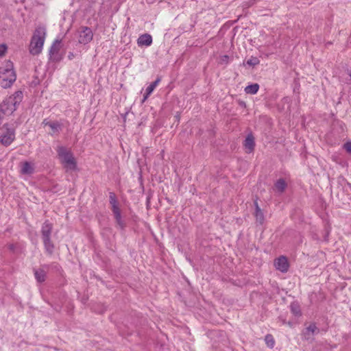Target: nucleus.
<instances>
[{
  "mask_svg": "<svg viewBox=\"0 0 351 351\" xmlns=\"http://www.w3.org/2000/svg\"><path fill=\"white\" fill-rule=\"evenodd\" d=\"M23 96L22 91L17 90L1 103L0 106L1 121L3 119L4 115L12 114L16 110V106L21 103Z\"/></svg>",
  "mask_w": 351,
  "mask_h": 351,
  "instance_id": "1",
  "label": "nucleus"
},
{
  "mask_svg": "<svg viewBox=\"0 0 351 351\" xmlns=\"http://www.w3.org/2000/svg\"><path fill=\"white\" fill-rule=\"evenodd\" d=\"M45 35L46 29L44 27H38L36 29L29 45V52L32 55H38L41 52Z\"/></svg>",
  "mask_w": 351,
  "mask_h": 351,
  "instance_id": "2",
  "label": "nucleus"
},
{
  "mask_svg": "<svg viewBox=\"0 0 351 351\" xmlns=\"http://www.w3.org/2000/svg\"><path fill=\"white\" fill-rule=\"evenodd\" d=\"M53 230V224L46 220L41 228V237L44 247L48 255L51 256L54 251V244L51 240V234Z\"/></svg>",
  "mask_w": 351,
  "mask_h": 351,
  "instance_id": "3",
  "label": "nucleus"
},
{
  "mask_svg": "<svg viewBox=\"0 0 351 351\" xmlns=\"http://www.w3.org/2000/svg\"><path fill=\"white\" fill-rule=\"evenodd\" d=\"M58 156L62 159L64 167L66 171L75 170L77 169V162L73 154L63 146H60L57 149Z\"/></svg>",
  "mask_w": 351,
  "mask_h": 351,
  "instance_id": "4",
  "label": "nucleus"
},
{
  "mask_svg": "<svg viewBox=\"0 0 351 351\" xmlns=\"http://www.w3.org/2000/svg\"><path fill=\"white\" fill-rule=\"evenodd\" d=\"M15 139V129L10 128L8 123H5L0 128V143L8 147Z\"/></svg>",
  "mask_w": 351,
  "mask_h": 351,
  "instance_id": "5",
  "label": "nucleus"
},
{
  "mask_svg": "<svg viewBox=\"0 0 351 351\" xmlns=\"http://www.w3.org/2000/svg\"><path fill=\"white\" fill-rule=\"evenodd\" d=\"M16 76L12 69H6L0 76L2 88H10L16 81Z\"/></svg>",
  "mask_w": 351,
  "mask_h": 351,
  "instance_id": "6",
  "label": "nucleus"
},
{
  "mask_svg": "<svg viewBox=\"0 0 351 351\" xmlns=\"http://www.w3.org/2000/svg\"><path fill=\"white\" fill-rule=\"evenodd\" d=\"M114 202L112 197L111 196V204H112V212L117 223V226L120 229H124L126 226V219L125 217L122 215V213L119 208L114 204Z\"/></svg>",
  "mask_w": 351,
  "mask_h": 351,
  "instance_id": "7",
  "label": "nucleus"
},
{
  "mask_svg": "<svg viewBox=\"0 0 351 351\" xmlns=\"http://www.w3.org/2000/svg\"><path fill=\"white\" fill-rule=\"evenodd\" d=\"M93 38V32L89 27H82L79 30V43L86 44Z\"/></svg>",
  "mask_w": 351,
  "mask_h": 351,
  "instance_id": "8",
  "label": "nucleus"
},
{
  "mask_svg": "<svg viewBox=\"0 0 351 351\" xmlns=\"http://www.w3.org/2000/svg\"><path fill=\"white\" fill-rule=\"evenodd\" d=\"M274 266L276 269L280 271L281 272H287L289 269V263L287 258L282 256L276 258L274 261Z\"/></svg>",
  "mask_w": 351,
  "mask_h": 351,
  "instance_id": "9",
  "label": "nucleus"
},
{
  "mask_svg": "<svg viewBox=\"0 0 351 351\" xmlns=\"http://www.w3.org/2000/svg\"><path fill=\"white\" fill-rule=\"evenodd\" d=\"M49 269V265H43L38 269H34V276L38 282H43L45 280L47 271Z\"/></svg>",
  "mask_w": 351,
  "mask_h": 351,
  "instance_id": "10",
  "label": "nucleus"
},
{
  "mask_svg": "<svg viewBox=\"0 0 351 351\" xmlns=\"http://www.w3.org/2000/svg\"><path fill=\"white\" fill-rule=\"evenodd\" d=\"M61 40H56L49 49V55L53 60H58V54L60 49Z\"/></svg>",
  "mask_w": 351,
  "mask_h": 351,
  "instance_id": "11",
  "label": "nucleus"
},
{
  "mask_svg": "<svg viewBox=\"0 0 351 351\" xmlns=\"http://www.w3.org/2000/svg\"><path fill=\"white\" fill-rule=\"evenodd\" d=\"M137 43L138 46H150L152 43V37L148 34H143L139 36Z\"/></svg>",
  "mask_w": 351,
  "mask_h": 351,
  "instance_id": "12",
  "label": "nucleus"
},
{
  "mask_svg": "<svg viewBox=\"0 0 351 351\" xmlns=\"http://www.w3.org/2000/svg\"><path fill=\"white\" fill-rule=\"evenodd\" d=\"M254 139L252 134H249L247 136L245 142H244V147L246 149V152L247 153H251L254 148Z\"/></svg>",
  "mask_w": 351,
  "mask_h": 351,
  "instance_id": "13",
  "label": "nucleus"
},
{
  "mask_svg": "<svg viewBox=\"0 0 351 351\" xmlns=\"http://www.w3.org/2000/svg\"><path fill=\"white\" fill-rule=\"evenodd\" d=\"M21 171L23 174L29 175L33 173L34 168L29 162L25 161L22 164V168Z\"/></svg>",
  "mask_w": 351,
  "mask_h": 351,
  "instance_id": "14",
  "label": "nucleus"
},
{
  "mask_svg": "<svg viewBox=\"0 0 351 351\" xmlns=\"http://www.w3.org/2000/svg\"><path fill=\"white\" fill-rule=\"evenodd\" d=\"M274 186L276 191H278L280 193H282L287 187V184L283 179H279L275 183Z\"/></svg>",
  "mask_w": 351,
  "mask_h": 351,
  "instance_id": "15",
  "label": "nucleus"
},
{
  "mask_svg": "<svg viewBox=\"0 0 351 351\" xmlns=\"http://www.w3.org/2000/svg\"><path fill=\"white\" fill-rule=\"evenodd\" d=\"M255 204H256L255 217H256V221L259 223L262 224L263 223V221H264L263 213L261 211V208L258 207V204L256 202Z\"/></svg>",
  "mask_w": 351,
  "mask_h": 351,
  "instance_id": "16",
  "label": "nucleus"
},
{
  "mask_svg": "<svg viewBox=\"0 0 351 351\" xmlns=\"http://www.w3.org/2000/svg\"><path fill=\"white\" fill-rule=\"evenodd\" d=\"M291 313L295 316H300L301 315V311L300 305L297 302H293L290 305Z\"/></svg>",
  "mask_w": 351,
  "mask_h": 351,
  "instance_id": "17",
  "label": "nucleus"
},
{
  "mask_svg": "<svg viewBox=\"0 0 351 351\" xmlns=\"http://www.w3.org/2000/svg\"><path fill=\"white\" fill-rule=\"evenodd\" d=\"M49 127L52 130L53 133L58 132L60 129V124L57 121H52L49 123Z\"/></svg>",
  "mask_w": 351,
  "mask_h": 351,
  "instance_id": "18",
  "label": "nucleus"
},
{
  "mask_svg": "<svg viewBox=\"0 0 351 351\" xmlns=\"http://www.w3.org/2000/svg\"><path fill=\"white\" fill-rule=\"evenodd\" d=\"M265 340L268 347L272 348L274 346L275 341L271 335H266Z\"/></svg>",
  "mask_w": 351,
  "mask_h": 351,
  "instance_id": "19",
  "label": "nucleus"
},
{
  "mask_svg": "<svg viewBox=\"0 0 351 351\" xmlns=\"http://www.w3.org/2000/svg\"><path fill=\"white\" fill-rule=\"evenodd\" d=\"M306 332L309 335H314L318 332V328H317L315 324H311L306 328Z\"/></svg>",
  "mask_w": 351,
  "mask_h": 351,
  "instance_id": "20",
  "label": "nucleus"
},
{
  "mask_svg": "<svg viewBox=\"0 0 351 351\" xmlns=\"http://www.w3.org/2000/svg\"><path fill=\"white\" fill-rule=\"evenodd\" d=\"M259 63V60L256 58H251L247 61V64L250 66H254Z\"/></svg>",
  "mask_w": 351,
  "mask_h": 351,
  "instance_id": "21",
  "label": "nucleus"
},
{
  "mask_svg": "<svg viewBox=\"0 0 351 351\" xmlns=\"http://www.w3.org/2000/svg\"><path fill=\"white\" fill-rule=\"evenodd\" d=\"M7 50V46L5 44L0 45V57H2L5 55Z\"/></svg>",
  "mask_w": 351,
  "mask_h": 351,
  "instance_id": "22",
  "label": "nucleus"
},
{
  "mask_svg": "<svg viewBox=\"0 0 351 351\" xmlns=\"http://www.w3.org/2000/svg\"><path fill=\"white\" fill-rule=\"evenodd\" d=\"M154 89H146V92L143 95V102H144L147 97L152 94Z\"/></svg>",
  "mask_w": 351,
  "mask_h": 351,
  "instance_id": "23",
  "label": "nucleus"
},
{
  "mask_svg": "<svg viewBox=\"0 0 351 351\" xmlns=\"http://www.w3.org/2000/svg\"><path fill=\"white\" fill-rule=\"evenodd\" d=\"M229 56H223L221 57L219 63L220 64H227L228 62Z\"/></svg>",
  "mask_w": 351,
  "mask_h": 351,
  "instance_id": "24",
  "label": "nucleus"
},
{
  "mask_svg": "<svg viewBox=\"0 0 351 351\" xmlns=\"http://www.w3.org/2000/svg\"><path fill=\"white\" fill-rule=\"evenodd\" d=\"M160 81V78L158 77L154 82L150 84L147 88H156Z\"/></svg>",
  "mask_w": 351,
  "mask_h": 351,
  "instance_id": "25",
  "label": "nucleus"
},
{
  "mask_svg": "<svg viewBox=\"0 0 351 351\" xmlns=\"http://www.w3.org/2000/svg\"><path fill=\"white\" fill-rule=\"evenodd\" d=\"M344 149L347 152L351 154V142H347L343 145Z\"/></svg>",
  "mask_w": 351,
  "mask_h": 351,
  "instance_id": "26",
  "label": "nucleus"
},
{
  "mask_svg": "<svg viewBox=\"0 0 351 351\" xmlns=\"http://www.w3.org/2000/svg\"><path fill=\"white\" fill-rule=\"evenodd\" d=\"M246 93L250 95H256L258 90V89H245Z\"/></svg>",
  "mask_w": 351,
  "mask_h": 351,
  "instance_id": "27",
  "label": "nucleus"
},
{
  "mask_svg": "<svg viewBox=\"0 0 351 351\" xmlns=\"http://www.w3.org/2000/svg\"><path fill=\"white\" fill-rule=\"evenodd\" d=\"M49 265V269L50 268H52V269H56V270H58L59 269V265L58 263H51V265Z\"/></svg>",
  "mask_w": 351,
  "mask_h": 351,
  "instance_id": "28",
  "label": "nucleus"
},
{
  "mask_svg": "<svg viewBox=\"0 0 351 351\" xmlns=\"http://www.w3.org/2000/svg\"><path fill=\"white\" fill-rule=\"evenodd\" d=\"M245 88H259V86L258 84H253L247 85Z\"/></svg>",
  "mask_w": 351,
  "mask_h": 351,
  "instance_id": "29",
  "label": "nucleus"
},
{
  "mask_svg": "<svg viewBox=\"0 0 351 351\" xmlns=\"http://www.w3.org/2000/svg\"><path fill=\"white\" fill-rule=\"evenodd\" d=\"M51 121H48L47 119H45L43 121V124L44 125H48L49 126V123H51Z\"/></svg>",
  "mask_w": 351,
  "mask_h": 351,
  "instance_id": "30",
  "label": "nucleus"
},
{
  "mask_svg": "<svg viewBox=\"0 0 351 351\" xmlns=\"http://www.w3.org/2000/svg\"><path fill=\"white\" fill-rule=\"evenodd\" d=\"M14 245L13 244H11L9 245V249L11 250V251H14Z\"/></svg>",
  "mask_w": 351,
  "mask_h": 351,
  "instance_id": "31",
  "label": "nucleus"
},
{
  "mask_svg": "<svg viewBox=\"0 0 351 351\" xmlns=\"http://www.w3.org/2000/svg\"><path fill=\"white\" fill-rule=\"evenodd\" d=\"M73 56V53H71V54L69 56V59H71V57H72Z\"/></svg>",
  "mask_w": 351,
  "mask_h": 351,
  "instance_id": "32",
  "label": "nucleus"
},
{
  "mask_svg": "<svg viewBox=\"0 0 351 351\" xmlns=\"http://www.w3.org/2000/svg\"><path fill=\"white\" fill-rule=\"evenodd\" d=\"M350 77H351V75H350Z\"/></svg>",
  "mask_w": 351,
  "mask_h": 351,
  "instance_id": "33",
  "label": "nucleus"
}]
</instances>
